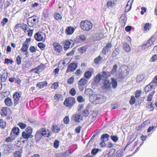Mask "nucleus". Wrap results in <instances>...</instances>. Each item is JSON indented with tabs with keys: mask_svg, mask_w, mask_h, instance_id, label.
Masks as SVG:
<instances>
[{
	"mask_svg": "<svg viewBox=\"0 0 157 157\" xmlns=\"http://www.w3.org/2000/svg\"><path fill=\"white\" fill-rule=\"evenodd\" d=\"M105 101V97L101 94H94L93 96H91L90 99V101L94 104L102 103Z\"/></svg>",
	"mask_w": 157,
	"mask_h": 157,
	"instance_id": "nucleus-1",
	"label": "nucleus"
},
{
	"mask_svg": "<svg viewBox=\"0 0 157 157\" xmlns=\"http://www.w3.org/2000/svg\"><path fill=\"white\" fill-rule=\"evenodd\" d=\"M80 26L83 30L88 31L91 29L93 24L88 21H82L80 23Z\"/></svg>",
	"mask_w": 157,
	"mask_h": 157,
	"instance_id": "nucleus-2",
	"label": "nucleus"
},
{
	"mask_svg": "<svg viewBox=\"0 0 157 157\" xmlns=\"http://www.w3.org/2000/svg\"><path fill=\"white\" fill-rule=\"evenodd\" d=\"M75 101V98L72 97H69L66 98L64 102V105L67 107H72Z\"/></svg>",
	"mask_w": 157,
	"mask_h": 157,
	"instance_id": "nucleus-3",
	"label": "nucleus"
},
{
	"mask_svg": "<svg viewBox=\"0 0 157 157\" xmlns=\"http://www.w3.org/2000/svg\"><path fill=\"white\" fill-rule=\"evenodd\" d=\"M46 35L43 33H37L34 36V38L37 41H41L45 40Z\"/></svg>",
	"mask_w": 157,
	"mask_h": 157,
	"instance_id": "nucleus-4",
	"label": "nucleus"
},
{
	"mask_svg": "<svg viewBox=\"0 0 157 157\" xmlns=\"http://www.w3.org/2000/svg\"><path fill=\"white\" fill-rule=\"evenodd\" d=\"M112 47V44L111 43H107L105 46L103 48L102 51L101 52L100 55H101L102 54L105 55H106L108 52L109 51L110 49Z\"/></svg>",
	"mask_w": 157,
	"mask_h": 157,
	"instance_id": "nucleus-5",
	"label": "nucleus"
},
{
	"mask_svg": "<svg viewBox=\"0 0 157 157\" xmlns=\"http://www.w3.org/2000/svg\"><path fill=\"white\" fill-rule=\"evenodd\" d=\"M129 73V71L128 70V67L125 66L123 67L121 72L120 73L119 76L121 78H124L126 77Z\"/></svg>",
	"mask_w": 157,
	"mask_h": 157,
	"instance_id": "nucleus-6",
	"label": "nucleus"
},
{
	"mask_svg": "<svg viewBox=\"0 0 157 157\" xmlns=\"http://www.w3.org/2000/svg\"><path fill=\"white\" fill-rule=\"evenodd\" d=\"M36 17L33 16L29 17L27 19V23L29 26H32L36 22Z\"/></svg>",
	"mask_w": 157,
	"mask_h": 157,
	"instance_id": "nucleus-7",
	"label": "nucleus"
},
{
	"mask_svg": "<svg viewBox=\"0 0 157 157\" xmlns=\"http://www.w3.org/2000/svg\"><path fill=\"white\" fill-rule=\"evenodd\" d=\"M74 42L71 40H67L64 44V50H66L69 48L70 47V46H71V48L74 45Z\"/></svg>",
	"mask_w": 157,
	"mask_h": 157,
	"instance_id": "nucleus-8",
	"label": "nucleus"
},
{
	"mask_svg": "<svg viewBox=\"0 0 157 157\" xmlns=\"http://www.w3.org/2000/svg\"><path fill=\"white\" fill-rule=\"evenodd\" d=\"M77 68V65L74 63H71L67 67L66 72L68 73L70 71H73L75 70Z\"/></svg>",
	"mask_w": 157,
	"mask_h": 157,
	"instance_id": "nucleus-9",
	"label": "nucleus"
},
{
	"mask_svg": "<svg viewBox=\"0 0 157 157\" xmlns=\"http://www.w3.org/2000/svg\"><path fill=\"white\" fill-rule=\"evenodd\" d=\"M21 95L18 92H15L13 95V98L14 99V103L15 105H16L19 102L20 98Z\"/></svg>",
	"mask_w": 157,
	"mask_h": 157,
	"instance_id": "nucleus-10",
	"label": "nucleus"
},
{
	"mask_svg": "<svg viewBox=\"0 0 157 157\" xmlns=\"http://www.w3.org/2000/svg\"><path fill=\"white\" fill-rule=\"evenodd\" d=\"M53 45L54 47V50L58 52H60L63 49L61 45L56 42H54L53 43Z\"/></svg>",
	"mask_w": 157,
	"mask_h": 157,
	"instance_id": "nucleus-11",
	"label": "nucleus"
},
{
	"mask_svg": "<svg viewBox=\"0 0 157 157\" xmlns=\"http://www.w3.org/2000/svg\"><path fill=\"white\" fill-rule=\"evenodd\" d=\"M156 87L151 82L147 85L145 88L144 91L146 93H147L150 91L151 90L154 89Z\"/></svg>",
	"mask_w": 157,
	"mask_h": 157,
	"instance_id": "nucleus-12",
	"label": "nucleus"
},
{
	"mask_svg": "<svg viewBox=\"0 0 157 157\" xmlns=\"http://www.w3.org/2000/svg\"><path fill=\"white\" fill-rule=\"evenodd\" d=\"M101 77V79L105 80L108 79L107 78L110 76L109 73L108 72L103 71L101 73L99 74Z\"/></svg>",
	"mask_w": 157,
	"mask_h": 157,
	"instance_id": "nucleus-13",
	"label": "nucleus"
},
{
	"mask_svg": "<svg viewBox=\"0 0 157 157\" xmlns=\"http://www.w3.org/2000/svg\"><path fill=\"white\" fill-rule=\"evenodd\" d=\"M19 132V128L17 127H14L12 129L10 136H13V137H15L16 135H18Z\"/></svg>",
	"mask_w": 157,
	"mask_h": 157,
	"instance_id": "nucleus-14",
	"label": "nucleus"
},
{
	"mask_svg": "<svg viewBox=\"0 0 157 157\" xmlns=\"http://www.w3.org/2000/svg\"><path fill=\"white\" fill-rule=\"evenodd\" d=\"M85 94L89 96V100H90L91 96H93L94 95V92L90 88L85 89L84 91Z\"/></svg>",
	"mask_w": 157,
	"mask_h": 157,
	"instance_id": "nucleus-15",
	"label": "nucleus"
},
{
	"mask_svg": "<svg viewBox=\"0 0 157 157\" xmlns=\"http://www.w3.org/2000/svg\"><path fill=\"white\" fill-rule=\"evenodd\" d=\"M41 131L42 136L48 137L50 135V132L48 130H46L44 128H42L40 130Z\"/></svg>",
	"mask_w": 157,
	"mask_h": 157,
	"instance_id": "nucleus-16",
	"label": "nucleus"
},
{
	"mask_svg": "<svg viewBox=\"0 0 157 157\" xmlns=\"http://www.w3.org/2000/svg\"><path fill=\"white\" fill-rule=\"evenodd\" d=\"M4 102L5 105L8 106H11L13 104L11 98L9 97H7L5 99Z\"/></svg>",
	"mask_w": 157,
	"mask_h": 157,
	"instance_id": "nucleus-17",
	"label": "nucleus"
},
{
	"mask_svg": "<svg viewBox=\"0 0 157 157\" xmlns=\"http://www.w3.org/2000/svg\"><path fill=\"white\" fill-rule=\"evenodd\" d=\"M127 18L125 16H122L119 19V21L122 26H124L126 22Z\"/></svg>",
	"mask_w": 157,
	"mask_h": 157,
	"instance_id": "nucleus-18",
	"label": "nucleus"
},
{
	"mask_svg": "<svg viewBox=\"0 0 157 157\" xmlns=\"http://www.w3.org/2000/svg\"><path fill=\"white\" fill-rule=\"evenodd\" d=\"M42 136L41 132L40 130L36 132L35 136V139L36 141H39L40 140Z\"/></svg>",
	"mask_w": 157,
	"mask_h": 157,
	"instance_id": "nucleus-19",
	"label": "nucleus"
},
{
	"mask_svg": "<svg viewBox=\"0 0 157 157\" xmlns=\"http://www.w3.org/2000/svg\"><path fill=\"white\" fill-rule=\"evenodd\" d=\"M48 83L46 81L39 82L36 84V86L40 89H42L45 86L47 85Z\"/></svg>",
	"mask_w": 157,
	"mask_h": 157,
	"instance_id": "nucleus-20",
	"label": "nucleus"
},
{
	"mask_svg": "<svg viewBox=\"0 0 157 157\" xmlns=\"http://www.w3.org/2000/svg\"><path fill=\"white\" fill-rule=\"evenodd\" d=\"M22 152V149L21 148L18 151L14 152L13 155L15 157H21Z\"/></svg>",
	"mask_w": 157,
	"mask_h": 157,
	"instance_id": "nucleus-21",
	"label": "nucleus"
},
{
	"mask_svg": "<svg viewBox=\"0 0 157 157\" xmlns=\"http://www.w3.org/2000/svg\"><path fill=\"white\" fill-rule=\"evenodd\" d=\"M88 82V81L84 78L81 79L78 82V85L84 86Z\"/></svg>",
	"mask_w": 157,
	"mask_h": 157,
	"instance_id": "nucleus-22",
	"label": "nucleus"
},
{
	"mask_svg": "<svg viewBox=\"0 0 157 157\" xmlns=\"http://www.w3.org/2000/svg\"><path fill=\"white\" fill-rule=\"evenodd\" d=\"M22 136L23 138L25 139H28L29 138H31L33 137V136L31 134L26 133L25 132H23L22 133Z\"/></svg>",
	"mask_w": 157,
	"mask_h": 157,
	"instance_id": "nucleus-23",
	"label": "nucleus"
},
{
	"mask_svg": "<svg viewBox=\"0 0 157 157\" xmlns=\"http://www.w3.org/2000/svg\"><path fill=\"white\" fill-rule=\"evenodd\" d=\"M145 78V75L144 74H141L138 75L136 78V81L137 82H140Z\"/></svg>",
	"mask_w": 157,
	"mask_h": 157,
	"instance_id": "nucleus-24",
	"label": "nucleus"
},
{
	"mask_svg": "<svg viewBox=\"0 0 157 157\" xmlns=\"http://www.w3.org/2000/svg\"><path fill=\"white\" fill-rule=\"evenodd\" d=\"M74 31V29L71 27H68L66 30V33L68 35L72 34Z\"/></svg>",
	"mask_w": 157,
	"mask_h": 157,
	"instance_id": "nucleus-25",
	"label": "nucleus"
},
{
	"mask_svg": "<svg viewBox=\"0 0 157 157\" xmlns=\"http://www.w3.org/2000/svg\"><path fill=\"white\" fill-rule=\"evenodd\" d=\"M111 83L108 79L105 80L104 82V87L106 88H110Z\"/></svg>",
	"mask_w": 157,
	"mask_h": 157,
	"instance_id": "nucleus-26",
	"label": "nucleus"
},
{
	"mask_svg": "<svg viewBox=\"0 0 157 157\" xmlns=\"http://www.w3.org/2000/svg\"><path fill=\"white\" fill-rule=\"evenodd\" d=\"M7 76L8 74L7 72L5 73V71L3 72V74H2L1 81L2 82H5L7 78Z\"/></svg>",
	"mask_w": 157,
	"mask_h": 157,
	"instance_id": "nucleus-27",
	"label": "nucleus"
},
{
	"mask_svg": "<svg viewBox=\"0 0 157 157\" xmlns=\"http://www.w3.org/2000/svg\"><path fill=\"white\" fill-rule=\"evenodd\" d=\"M92 75V73L89 71H86L84 74V77L87 79H89Z\"/></svg>",
	"mask_w": 157,
	"mask_h": 157,
	"instance_id": "nucleus-28",
	"label": "nucleus"
},
{
	"mask_svg": "<svg viewBox=\"0 0 157 157\" xmlns=\"http://www.w3.org/2000/svg\"><path fill=\"white\" fill-rule=\"evenodd\" d=\"M123 48L126 52H129L131 50L129 45L125 43H123Z\"/></svg>",
	"mask_w": 157,
	"mask_h": 157,
	"instance_id": "nucleus-29",
	"label": "nucleus"
},
{
	"mask_svg": "<svg viewBox=\"0 0 157 157\" xmlns=\"http://www.w3.org/2000/svg\"><path fill=\"white\" fill-rule=\"evenodd\" d=\"M100 55L99 56L95 58L94 60V63L96 64H99L102 59V58L100 56Z\"/></svg>",
	"mask_w": 157,
	"mask_h": 157,
	"instance_id": "nucleus-30",
	"label": "nucleus"
},
{
	"mask_svg": "<svg viewBox=\"0 0 157 157\" xmlns=\"http://www.w3.org/2000/svg\"><path fill=\"white\" fill-rule=\"evenodd\" d=\"M82 117L80 115H76L75 117V120L77 122H79L82 120Z\"/></svg>",
	"mask_w": 157,
	"mask_h": 157,
	"instance_id": "nucleus-31",
	"label": "nucleus"
},
{
	"mask_svg": "<svg viewBox=\"0 0 157 157\" xmlns=\"http://www.w3.org/2000/svg\"><path fill=\"white\" fill-rule=\"evenodd\" d=\"M115 6V3L114 1H110L107 3V6L108 8H112Z\"/></svg>",
	"mask_w": 157,
	"mask_h": 157,
	"instance_id": "nucleus-32",
	"label": "nucleus"
},
{
	"mask_svg": "<svg viewBox=\"0 0 157 157\" xmlns=\"http://www.w3.org/2000/svg\"><path fill=\"white\" fill-rule=\"evenodd\" d=\"M155 91H153L149 94L147 97V100L148 101H151L153 95Z\"/></svg>",
	"mask_w": 157,
	"mask_h": 157,
	"instance_id": "nucleus-33",
	"label": "nucleus"
},
{
	"mask_svg": "<svg viewBox=\"0 0 157 157\" xmlns=\"http://www.w3.org/2000/svg\"><path fill=\"white\" fill-rule=\"evenodd\" d=\"M6 126V123L3 120L0 119V128H4Z\"/></svg>",
	"mask_w": 157,
	"mask_h": 157,
	"instance_id": "nucleus-34",
	"label": "nucleus"
},
{
	"mask_svg": "<svg viewBox=\"0 0 157 157\" xmlns=\"http://www.w3.org/2000/svg\"><path fill=\"white\" fill-rule=\"evenodd\" d=\"M14 149L13 145L12 144H8L7 145L6 150L8 152H10V151Z\"/></svg>",
	"mask_w": 157,
	"mask_h": 157,
	"instance_id": "nucleus-35",
	"label": "nucleus"
},
{
	"mask_svg": "<svg viewBox=\"0 0 157 157\" xmlns=\"http://www.w3.org/2000/svg\"><path fill=\"white\" fill-rule=\"evenodd\" d=\"M151 24L149 23H146L144 28V31H147L149 30L151 28Z\"/></svg>",
	"mask_w": 157,
	"mask_h": 157,
	"instance_id": "nucleus-36",
	"label": "nucleus"
},
{
	"mask_svg": "<svg viewBox=\"0 0 157 157\" xmlns=\"http://www.w3.org/2000/svg\"><path fill=\"white\" fill-rule=\"evenodd\" d=\"M112 87L113 88H115L117 86V80L113 78H112Z\"/></svg>",
	"mask_w": 157,
	"mask_h": 157,
	"instance_id": "nucleus-37",
	"label": "nucleus"
},
{
	"mask_svg": "<svg viewBox=\"0 0 157 157\" xmlns=\"http://www.w3.org/2000/svg\"><path fill=\"white\" fill-rule=\"evenodd\" d=\"M133 2V0H129L126 6V9L128 8V6H129V8L128 9V11L130 10L132 7V5Z\"/></svg>",
	"mask_w": 157,
	"mask_h": 157,
	"instance_id": "nucleus-38",
	"label": "nucleus"
},
{
	"mask_svg": "<svg viewBox=\"0 0 157 157\" xmlns=\"http://www.w3.org/2000/svg\"><path fill=\"white\" fill-rule=\"evenodd\" d=\"M109 137V134H104L101 136V140H104V139H106L107 140H108Z\"/></svg>",
	"mask_w": 157,
	"mask_h": 157,
	"instance_id": "nucleus-39",
	"label": "nucleus"
},
{
	"mask_svg": "<svg viewBox=\"0 0 157 157\" xmlns=\"http://www.w3.org/2000/svg\"><path fill=\"white\" fill-rule=\"evenodd\" d=\"M120 50L119 49H117L114 50L112 54L113 57H115L118 55L120 53Z\"/></svg>",
	"mask_w": 157,
	"mask_h": 157,
	"instance_id": "nucleus-40",
	"label": "nucleus"
},
{
	"mask_svg": "<svg viewBox=\"0 0 157 157\" xmlns=\"http://www.w3.org/2000/svg\"><path fill=\"white\" fill-rule=\"evenodd\" d=\"M86 47L83 46L79 48V51L81 53H85L86 52Z\"/></svg>",
	"mask_w": 157,
	"mask_h": 157,
	"instance_id": "nucleus-41",
	"label": "nucleus"
},
{
	"mask_svg": "<svg viewBox=\"0 0 157 157\" xmlns=\"http://www.w3.org/2000/svg\"><path fill=\"white\" fill-rule=\"evenodd\" d=\"M60 129L58 128L56 126L53 125L52 131L53 132L55 133H58L60 131Z\"/></svg>",
	"mask_w": 157,
	"mask_h": 157,
	"instance_id": "nucleus-42",
	"label": "nucleus"
},
{
	"mask_svg": "<svg viewBox=\"0 0 157 157\" xmlns=\"http://www.w3.org/2000/svg\"><path fill=\"white\" fill-rule=\"evenodd\" d=\"M15 137H13V136L6 138V139L5 141L6 142H12L15 139Z\"/></svg>",
	"mask_w": 157,
	"mask_h": 157,
	"instance_id": "nucleus-43",
	"label": "nucleus"
},
{
	"mask_svg": "<svg viewBox=\"0 0 157 157\" xmlns=\"http://www.w3.org/2000/svg\"><path fill=\"white\" fill-rule=\"evenodd\" d=\"M54 17L56 20H59L62 18V15L59 13H56L54 14Z\"/></svg>",
	"mask_w": 157,
	"mask_h": 157,
	"instance_id": "nucleus-44",
	"label": "nucleus"
},
{
	"mask_svg": "<svg viewBox=\"0 0 157 157\" xmlns=\"http://www.w3.org/2000/svg\"><path fill=\"white\" fill-rule=\"evenodd\" d=\"M123 155V153L122 150H119L117 151L116 156L117 157H122Z\"/></svg>",
	"mask_w": 157,
	"mask_h": 157,
	"instance_id": "nucleus-45",
	"label": "nucleus"
},
{
	"mask_svg": "<svg viewBox=\"0 0 157 157\" xmlns=\"http://www.w3.org/2000/svg\"><path fill=\"white\" fill-rule=\"evenodd\" d=\"M147 108L149 109L150 111H151L154 109V108L152 105L151 102H150L149 103H148L146 105Z\"/></svg>",
	"mask_w": 157,
	"mask_h": 157,
	"instance_id": "nucleus-46",
	"label": "nucleus"
},
{
	"mask_svg": "<svg viewBox=\"0 0 157 157\" xmlns=\"http://www.w3.org/2000/svg\"><path fill=\"white\" fill-rule=\"evenodd\" d=\"M38 46L42 50H43L46 47L45 44L42 42L39 43L38 44Z\"/></svg>",
	"mask_w": 157,
	"mask_h": 157,
	"instance_id": "nucleus-47",
	"label": "nucleus"
},
{
	"mask_svg": "<svg viewBox=\"0 0 157 157\" xmlns=\"http://www.w3.org/2000/svg\"><path fill=\"white\" fill-rule=\"evenodd\" d=\"M101 79V77L99 74H98L95 77L94 81L96 82H99Z\"/></svg>",
	"mask_w": 157,
	"mask_h": 157,
	"instance_id": "nucleus-48",
	"label": "nucleus"
},
{
	"mask_svg": "<svg viewBox=\"0 0 157 157\" xmlns=\"http://www.w3.org/2000/svg\"><path fill=\"white\" fill-rule=\"evenodd\" d=\"M22 58L19 56H17L16 59V62L18 65H20L21 63Z\"/></svg>",
	"mask_w": 157,
	"mask_h": 157,
	"instance_id": "nucleus-49",
	"label": "nucleus"
},
{
	"mask_svg": "<svg viewBox=\"0 0 157 157\" xmlns=\"http://www.w3.org/2000/svg\"><path fill=\"white\" fill-rule=\"evenodd\" d=\"M28 27L27 25L24 24H21L20 25V28L25 31L27 30Z\"/></svg>",
	"mask_w": 157,
	"mask_h": 157,
	"instance_id": "nucleus-50",
	"label": "nucleus"
},
{
	"mask_svg": "<svg viewBox=\"0 0 157 157\" xmlns=\"http://www.w3.org/2000/svg\"><path fill=\"white\" fill-rule=\"evenodd\" d=\"M17 124L21 129H24L25 128L26 126V124L22 122L19 123Z\"/></svg>",
	"mask_w": 157,
	"mask_h": 157,
	"instance_id": "nucleus-51",
	"label": "nucleus"
},
{
	"mask_svg": "<svg viewBox=\"0 0 157 157\" xmlns=\"http://www.w3.org/2000/svg\"><path fill=\"white\" fill-rule=\"evenodd\" d=\"M99 149L98 148H93L92 149L91 153L94 155H95L99 151Z\"/></svg>",
	"mask_w": 157,
	"mask_h": 157,
	"instance_id": "nucleus-52",
	"label": "nucleus"
},
{
	"mask_svg": "<svg viewBox=\"0 0 157 157\" xmlns=\"http://www.w3.org/2000/svg\"><path fill=\"white\" fill-rule=\"evenodd\" d=\"M110 138L114 142H117L118 140V137L116 136H111Z\"/></svg>",
	"mask_w": 157,
	"mask_h": 157,
	"instance_id": "nucleus-53",
	"label": "nucleus"
},
{
	"mask_svg": "<svg viewBox=\"0 0 157 157\" xmlns=\"http://www.w3.org/2000/svg\"><path fill=\"white\" fill-rule=\"evenodd\" d=\"M136 102V99L134 97L132 96L131 97V99L130 100L129 102L131 105L134 104Z\"/></svg>",
	"mask_w": 157,
	"mask_h": 157,
	"instance_id": "nucleus-54",
	"label": "nucleus"
},
{
	"mask_svg": "<svg viewBox=\"0 0 157 157\" xmlns=\"http://www.w3.org/2000/svg\"><path fill=\"white\" fill-rule=\"evenodd\" d=\"M153 84L155 85L156 87L157 85V75H156L153 78L152 81L151 82Z\"/></svg>",
	"mask_w": 157,
	"mask_h": 157,
	"instance_id": "nucleus-55",
	"label": "nucleus"
},
{
	"mask_svg": "<svg viewBox=\"0 0 157 157\" xmlns=\"http://www.w3.org/2000/svg\"><path fill=\"white\" fill-rule=\"evenodd\" d=\"M77 100L78 102H83L85 101V99L81 96H78L77 98Z\"/></svg>",
	"mask_w": 157,
	"mask_h": 157,
	"instance_id": "nucleus-56",
	"label": "nucleus"
},
{
	"mask_svg": "<svg viewBox=\"0 0 157 157\" xmlns=\"http://www.w3.org/2000/svg\"><path fill=\"white\" fill-rule=\"evenodd\" d=\"M70 94L72 96H74L76 94V91L74 88H72L70 91Z\"/></svg>",
	"mask_w": 157,
	"mask_h": 157,
	"instance_id": "nucleus-57",
	"label": "nucleus"
},
{
	"mask_svg": "<svg viewBox=\"0 0 157 157\" xmlns=\"http://www.w3.org/2000/svg\"><path fill=\"white\" fill-rule=\"evenodd\" d=\"M13 62L12 60H11L8 58H6L5 60V63L11 64Z\"/></svg>",
	"mask_w": 157,
	"mask_h": 157,
	"instance_id": "nucleus-58",
	"label": "nucleus"
},
{
	"mask_svg": "<svg viewBox=\"0 0 157 157\" xmlns=\"http://www.w3.org/2000/svg\"><path fill=\"white\" fill-rule=\"evenodd\" d=\"M26 132L30 134H31L32 132V129L31 127H29L26 128Z\"/></svg>",
	"mask_w": 157,
	"mask_h": 157,
	"instance_id": "nucleus-59",
	"label": "nucleus"
},
{
	"mask_svg": "<svg viewBox=\"0 0 157 157\" xmlns=\"http://www.w3.org/2000/svg\"><path fill=\"white\" fill-rule=\"evenodd\" d=\"M117 64L114 65L113 68L111 71V73L113 74L115 73L117 71Z\"/></svg>",
	"mask_w": 157,
	"mask_h": 157,
	"instance_id": "nucleus-60",
	"label": "nucleus"
},
{
	"mask_svg": "<svg viewBox=\"0 0 157 157\" xmlns=\"http://www.w3.org/2000/svg\"><path fill=\"white\" fill-rule=\"evenodd\" d=\"M141 91L140 90H137L135 93V96L136 98H138L141 94Z\"/></svg>",
	"mask_w": 157,
	"mask_h": 157,
	"instance_id": "nucleus-61",
	"label": "nucleus"
},
{
	"mask_svg": "<svg viewBox=\"0 0 157 157\" xmlns=\"http://www.w3.org/2000/svg\"><path fill=\"white\" fill-rule=\"evenodd\" d=\"M74 82L73 77H71L67 81V83L69 84H72Z\"/></svg>",
	"mask_w": 157,
	"mask_h": 157,
	"instance_id": "nucleus-62",
	"label": "nucleus"
},
{
	"mask_svg": "<svg viewBox=\"0 0 157 157\" xmlns=\"http://www.w3.org/2000/svg\"><path fill=\"white\" fill-rule=\"evenodd\" d=\"M59 142L58 140H56L54 143V147L56 148H57L59 146Z\"/></svg>",
	"mask_w": 157,
	"mask_h": 157,
	"instance_id": "nucleus-63",
	"label": "nucleus"
},
{
	"mask_svg": "<svg viewBox=\"0 0 157 157\" xmlns=\"http://www.w3.org/2000/svg\"><path fill=\"white\" fill-rule=\"evenodd\" d=\"M89 114V111L87 109H84L82 113L83 116L85 117L87 116Z\"/></svg>",
	"mask_w": 157,
	"mask_h": 157,
	"instance_id": "nucleus-64",
	"label": "nucleus"
}]
</instances>
